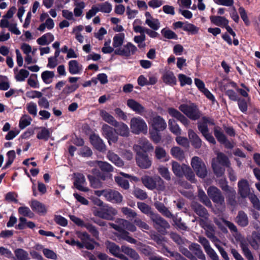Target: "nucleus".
I'll list each match as a JSON object with an SVG mask.
<instances>
[{"label":"nucleus","instance_id":"1","mask_svg":"<svg viewBox=\"0 0 260 260\" xmlns=\"http://www.w3.org/2000/svg\"><path fill=\"white\" fill-rule=\"evenodd\" d=\"M96 164L100 168L99 170L93 169L92 173L103 181L111 176L110 173L113 171V167L108 162L101 160H96Z\"/></svg>","mask_w":260,"mask_h":260},{"label":"nucleus","instance_id":"2","mask_svg":"<svg viewBox=\"0 0 260 260\" xmlns=\"http://www.w3.org/2000/svg\"><path fill=\"white\" fill-rule=\"evenodd\" d=\"M179 109L192 120L199 119L202 115L201 111L199 109L197 106L193 103L190 105L186 104H181L179 106Z\"/></svg>","mask_w":260,"mask_h":260},{"label":"nucleus","instance_id":"3","mask_svg":"<svg viewBox=\"0 0 260 260\" xmlns=\"http://www.w3.org/2000/svg\"><path fill=\"white\" fill-rule=\"evenodd\" d=\"M191 166L199 177L204 178L207 176L208 171L206 166L200 157H193L191 160Z\"/></svg>","mask_w":260,"mask_h":260},{"label":"nucleus","instance_id":"4","mask_svg":"<svg viewBox=\"0 0 260 260\" xmlns=\"http://www.w3.org/2000/svg\"><path fill=\"white\" fill-rule=\"evenodd\" d=\"M190 206L193 212L200 217L199 220L200 225L202 226L206 224V220L208 219L209 216L207 209L196 202L192 203Z\"/></svg>","mask_w":260,"mask_h":260},{"label":"nucleus","instance_id":"5","mask_svg":"<svg viewBox=\"0 0 260 260\" xmlns=\"http://www.w3.org/2000/svg\"><path fill=\"white\" fill-rule=\"evenodd\" d=\"M130 126L132 132L135 134H139L141 133L146 134L147 132L146 122L140 117L132 118Z\"/></svg>","mask_w":260,"mask_h":260},{"label":"nucleus","instance_id":"6","mask_svg":"<svg viewBox=\"0 0 260 260\" xmlns=\"http://www.w3.org/2000/svg\"><path fill=\"white\" fill-rule=\"evenodd\" d=\"M135 159L137 166L142 169H149L152 164L148 153H136Z\"/></svg>","mask_w":260,"mask_h":260},{"label":"nucleus","instance_id":"7","mask_svg":"<svg viewBox=\"0 0 260 260\" xmlns=\"http://www.w3.org/2000/svg\"><path fill=\"white\" fill-rule=\"evenodd\" d=\"M150 219L154 223V227L159 232H165L170 227L168 222L157 213L152 214Z\"/></svg>","mask_w":260,"mask_h":260},{"label":"nucleus","instance_id":"8","mask_svg":"<svg viewBox=\"0 0 260 260\" xmlns=\"http://www.w3.org/2000/svg\"><path fill=\"white\" fill-rule=\"evenodd\" d=\"M94 215L102 219L113 220L114 219V216L117 214V210L112 207H107L101 209L93 210Z\"/></svg>","mask_w":260,"mask_h":260},{"label":"nucleus","instance_id":"9","mask_svg":"<svg viewBox=\"0 0 260 260\" xmlns=\"http://www.w3.org/2000/svg\"><path fill=\"white\" fill-rule=\"evenodd\" d=\"M153 149L152 144L145 138L140 139L138 144L133 146L135 153H149L153 151Z\"/></svg>","mask_w":260,"mask_h":260},{"label":"nucleus","instance_id":"10","mask_svg":"<svg viewBox=\"0 0 260 260\" xmlns=\"http://www.w3.org/2000/svg\"><path fill=\"white\" fill-rule=\"evenodd\" d=\"M208 195L212 201L218 205H222L224 203V198L221 191L216 187L210 186L207 190Z\"/></svg>","mask_w":260,"mask_h":260},{"label":"nucleus","instance_id":"11","mask_svg":"<svg viewBox=\"0 0 260 260\" xmlns=\"http://www.w3.org/2000/svg\"><path fill=\"white\" fill-rule=\"evenodd\" d=\"M137 51V47L131 43H127L123 47H121L114 50V53L126 57H129L134 55Z\"/></svg>","mask_w":260,"mask_h":260},{"label":"nucleus","instance_id":"12","mask_svg":"<svg viewBox=\"0 0 260 260\" xmlns=\"http://www.w3.org/2000/svg\"><path fill=\"white\" fill-rule=\"evenodd\" d=\"M214 135L217 141L221 144H223L227 149H231L234 147V145L228 140L226 136L221 131V128L216 126L213 129Z\"/></svg>","mask_w":260,"mask_h":260},{"label":"nucleus","instance_id":"13","mask_svg":"<svg viewBox=\"0 0 260 260\" xmlns=\"http://www.w3.org/2000/svg\"><path fill=\"white\" fill-rule=\"evenodd\" d=\"M198 128L207 141L214 145L216 144V142L215 139L212 134L209 133L208 125L206 123H205L204 120H202V122H198Z\"/></svg>","mask_w":260,"mask_h":260},{"label":"nucleus","instance_id":"14","mask_svg":"<svg viewBox=\"0 0 260 260\" xmlns=\"http://www.w3.org/2000/svg\"><path fill=\"white\" fill-rule=\"evenodd\" d=\"M168 112L170 116L176 119L177 120L180 121L185 127H188L190 121L180 111L174 108H169Z\"/></svg>","mask_w":260,"mask_h":260},{"label":"nucleus","instance_id":"15","mask_svg":"<svg viewBox=\"0 0 260 260\" xmlns=\"http://www.w3.org/2000/svg\"><path fill=\"white\" fill-rule=\"evenodd\" d=\"M89 139L91 144L96 150L102 152L106 151V145L98 135L91 134L90 136Z\"/></svg>","mask_w":260,"mask_h":260},{"label":"nucleus","instance_id":"16","mask_svg":"<svg viewBox=\"0 0 260 260\" xmlns=\"http://www.w3.org/2000/svg\"><path fill=\"white\" fill-rule=\"evenodd\" d=\"M105 197L108 201L112 203H120L123 199L122 196L118 191L111 189L107 190Z\"/></svg>","mask_w":260,"mask_h":260},{"label":"nucleus","instance_id":"17","mask_svg":"<svg viewBox=\"0 0 260 260\" xmlns=\"http://www.w3.org/2000/svg\"><path fill=\"white\" fill-rule=\"evenodd\" d=\"M107 248L110 252L115 257L120 258L121 260H128L127 256L121 253V247L116 245L114 242H108L107 245Z\"/></svg>","mask_w":260,"mask_h":260},{"label":"nucleus","instance_id":"18","mask_svg":"<svg viewBox=\"0 0 260 260\" xmlns=\"http://www.w3.org/2000/svg\"><path fill=\"white\" fill-rule=\"evenodd\" d=\"M238 191L241 198H246L250 194V187L248 181L242 179L238 183Z\"/></svg>","mask_w":260,"mask_h":260},{"label":"nucleus","instance_id":"19","mask_svg":"<svg viewBox=\"0 0 260 260\" xmlns=\"http://www.w3.org/2000/svg\"><path fill=\"white\" fill-rule=\"evenodd\" d=\"M151 122L153 129L157 131H163L167 127V123L165 119L159 115L153 117Z\"/></svg>","mask_w":260,"mask_h":260},{"label":"nucleus","instance_id":"20","mask_svg":"<svg viewBox=\"0 0 260 260\" xmlns=\"http://www.w3.org/2000/svg\"><path fill=\"white\" fill-rule=\"evenodd\" d=\"M127 106L137 114L143 115L146 112L145 108L134 99H128L127 101Z\"/></svg>","mask_w":260,"mask_h":260},{"label":"nucleus","instance_id":"21","mask_svg":"<svg viewBox=\"0 0 260 260\" xmlns=\"http://www.w3.org/2000/svg\"><path fill=\"white\" fill-rule=\"evenodd\" d=\"M113 126L115 127L114 131L120 136L127 137L129 136V131L128 126L122 122H118Z\"/></svg>","mask_w":260,"mask_h":260},{"label":"nucleus","instance_id":"22","mask_svg":"<svg viewBox=\"0 0 260 260\" xmlns=\"http://www.w3.org/2000/svg\"><path fill=\"white\" fill-rule=\"evenodd\" d=\"M85 182V178L83 174L78 173L75 178L74 185L76 189L80 191L87 192L89 189L86 187H84L83 184Z\"/></svg>","mask_w":260,"mask_h":260},{"label":"nucleus","instance_id":"23","mask_svg":"<svg viewBox=\"0 0 260 260\" xmlns=\"http://www.w3.org/2000/svg\"><path fill=\"white\" fill-rule=\"evenodd\" d=\"M188 135L192 146L196 149L202 146V141L198 135L191 129L188 131Z\"/></svg>","mask_w":260,"mask_h":260},{"label":"nucleus","instance_id":"24","mask_svg":"<svg viewBox=\"0 0 260 260\" xmlns=\"http://www.w3.org/2000/svg\"><path fill=\"white\" fill-rule=\"evenodd\" d=\"M172 171L174 174L179 178H181L184 176L185 167L187 165L185 164L180 165L177 161H173L172 162Z\"/></svg>","mask_w":260,"mask_h":260},{"label":"nucleus","instance_id":"25","mask_svg":"<svg viewBox=\"0 0 260 260\" xmlns=\"http://www.w3.org/2000/svg\"><path fill=\"white\" fill-rule=\"evenodd\" d=\"M30 206L34 212L39 214H45L47 212L45 205L38 201H32Z\"/></svg>","mask_w":260,"mask_h":260},{"label":"nucleus","instance_id":"26","mask_svg":"<svg viewBox=\"0 0 260 260\" xmlns=\"http://www.w3.org/2000/svg\"><path fill=\"white\" fill-rule=\"evenodd\" d=\"M235 220L236 223L241 227H245L247 226L249 223L248 216L242 210L238 212Z\"/></svg>","mask_w":260,"mask_h":260},{"label":"nucleus","instance_id":"27","mask_svg":"<svg viewBox=\"0 0 260 260\" xmlns=\"http://www.w3.org/2000/svg\"><path fill=\"white\" fill-rule=\"evenodd\" d=\"M121 250L122 252L124 253L133 260H138L140 258L139 254L134 249L125 245H122Z\"/></svg>","mask_w":260,"mask_h":260},{"label":"nucleus","instance_id":"28","mask_svg":"<svg viewBox=\"0 0 260 260\" xmlns=\"http://www.w3.org/2000/svg\"><path fill=\"white\" fill-rule=\"evenodd\" d=\"M19 223L16 225L15 228L20 230H24L26 226L32 229L36 226L35 223L31 221H27L24 217H20L19 218Z\"/></svg>","mask_w":260,"mask_h":260},{"label":"nucleus","instance_id":"29","mask_svg":"<svg viewBox=\"0 0 260 260\" xmlns=\"http://www.w3.org/2000/svg\"><path fill=\"white\" fill-rule=\"evenodd\" d=\"M210 19L212 23L219 26L225 27L229 23L228 20L224 17L211 16Z\"/></svg>","mask_w":260,"mask_h":260},{"label":"nucleus","instance_id":"30","mask_svg":"<svg viewBox=\"0 0 260 260\" xmlns=\"http://www.w3.org/2000/svg\"><path fill=\"white\" fill-rule=\"evenodd\" d=\"M240 246L244 255L248 260H254L253 256L248 248V244L245 241H241Z\"/></svg>","mask_w":260,"mask_h":260},{"label":"nucleus","instance_id":"31","mask_svg":"<svg viewBox=\"0 0 260 260\" xmlns=\"http://www.w3.org/2000/svg\"><path fill=\"white\" fill-rule=\"evenodd\" d=\"M142 181L147 188L151 190L155 189V176L152 177L149 176H145L142 178Z\"/></svg>","mask_w":260,"mask_h":260},{"label":"nucleus","instance_id":"32","mask_svg":"<svg viewBox=\"0 0 260 260\" xmlns=\"http://www.w3.org/2000/svg\"><path fill=\"white\" fill-rule=\"evenodd\" d=\"M100 115L103 119L105 122L108 123L112 126H114L115 124L118 123V121L114 118V117L105 110H102L101 111Z\"/></svg>","mask_w":260,"mask_h":260},{"label":"nucleus","instance_id":"33","mask_svg":"<svg viewBox=\"0 0 260 260\" xmlns=\"http://www.w3.org/2000/svg\"><path fill=\"white\" fill-rule=\"evenodd\" d=\"M217 160L218 163L223 167L229 168L231 166L228 157L223 152H218L217 154Z\"/></svg>","mask_w":260,"mask_h":260},{"label":"nucleus","instance_id":"34","mask_svg":"<svg viewBox=\"0 0 260 260\" xmlns=\"http://www.w3.org/2000/svg\"><path fill=\"white\" fill-rule=\"evenodd\" d=\"M54 40V36L51 33H47L38 38L37 43L40 45L49 44Z\"/></svg>","mask_w":260,"mask_h":260},{"label":"nucleus","instance_id":"35","mask_svg":"<svg viewBox=\"0 0 260 260\" xmlns=\"http://www.w3.org/2000/svg\"><path fill=\"white\" fill-rule=\"evenodd\" d=\"M87 178L89 181L90 185L93 188H100L103 186V183L100 180V178L96 177L91 175H88Z\"/></svg>","mask_w":260,"mask_h":260},{"label":"nucleus","instance_id":"36","mask_svg":"<svg viewBox=\"0 0 260 260\" xmlns=\"http://www.w3.org/2000/svg\"><path fill=\"white\" fill-rule=\"evenodd\" d=\"M155 208L157 210L162 214V215L166 217L171 218L173 217V214L169 211L164 204L161 203H156L155 205Z\"/></svg>","mask_w":260,"mask_h":260},{"label":"nucleus","instance_id":"37","mask_svg":"<svg viewBox=\"0 0 260 260\" xmlns=\"http://www.w3.org/2000/svg\"><path fill=\"white\" fill-rule=\"evenodd\" d=\"M108 159L114 163L116 166L120 167L124 165L123 160L119 156L113 152H109L107 154Z\"/></svg>","mask_w":260,"mask_h":260},{"label":"nucleus","instance_id":"38","mask_svg":"<svg viewBox=\"0 0 260 260\" xmlns=\"http://www.w3.org/2000/svg\"><path fill=\"white\" fill-rule=\"evenodd\" d=\"M169 127L170 131L176 136L181 135V129L174 119H170L168 121Z\"/></svg>","mask_w":260,"mask_h":260},{"label":"nucleus","instance_id":"39","mask_svg":"<svg viewBox=\"0 0 260 260\" xmlns=\"http://www.w3.org/2000/svg\"><path fill=\"white\" fill-rule=\"evenodd\" d=\"M69 70L72 74H76L79 73L82 70V67L78 61L75 60H72L69 62Z\"/></svg>","mask_w":260,"mask_h":260},{"label":"nucleus","instance_id":"40","mask_svg":"<svg viewBox=\"0 0 260 260\" xmlns=\"http://www.w3.org/2000/svg\"><path fill=\"white\" fill-rule=\"evenodd\" d=\"M14 254L16 257V260H29V254L28 252L22 248H17L14 250Z\"/></svg>","mask_w":260,"mask_h":260},{"label":"nucleus","instance_id":"41","mask_svg":"<svg viewBox=\"0 0 260 260\" xmlns=\"http://www.w3.org/2000/svg\"><path fill=\"white\" fill-rule=\"evenodd\" d=\"M227 194L226 198L228 203L231 206H235L237 204L236 200V192L235 189L231 188L229 190L226 191Z\"/></svg>","mask_w":260,"mask_h":260},{"label":"nucleus","instance_id":"42","mask_svg":"<svg viewBox=\"0 0 260 260\" xmlns=\"http://www.w3.org/2000/svg\"><path fill=\"white\" fill-rule=\"evenodd\" d=\"M172 155L179 160H182L185 158L184 151L179 147H173L171 149Z\"/></svg>","mask_w":260,"mask_h":260},{"label":"nucleus","instance_id":"43","mask_svg":"<svg viewBox=\"0 0 260 260\" xmlns=\"http://www.w3.org/2000/svg\"><path fill=\"white\" fill-rule=\"evenodd\" d=\"M138 208L140 211L144 214L149 215L151 218L152 214H154L151 208L147 204L143 202H138L137 203Z\"/></svg>","mask_w":260,"mask_h":260},{"label":"nucleus","instance_id":"44","mask_svg":"<svg viewBox=\"0 0 260 260\" xmlns=\"http://www.w3.org/2000/svg\"><path fill=\"white\" fill-rule=\"evenodd\" d=\"M124 34L120 33L114 36L113 39V46L114 48H120L122 45L124 40Z\"/></svg>","mask_w":260,"mask_h":260},{"label":"nucleus","instance_id":"45","mask_svg":"<svg viewBox=\"0 0 260 260\" xmlns=\"http://www.w3.org/2000/svg\"><path fill=\"white\" fill-rule=\"evenodd\" d=\"M155 156L157 159L167 161L168 159L166 158L167 156V152L166 150L161 147L157 146L155 147Z\"/></svg>","mask_w":260,"mask_h":260},{"label":"nucleus","instance_id":"46","mask_svg":"<svg viewBox=\"0 0 260 260\" xmlns=\"http://www.w3.org/2000/svg\"><path fill=\"white\" fill-rule=\"evenodd\" d=\"M171 218H172L174 225L177 228V229L183 231L187 230V226L185 223L182 221L181 217H178L173 215V217Z\"/></svg>","mask_w":260,"mask_h":260},{"label":"nucleus","instance_id":"47","mask_svg":"<svg viewBox=\"0 0 260 260\" xmlns=\"http://www.w3.org/2000/svg\"><path fill=\"white\" fill-rule=\"evenodd\" d=\"M41 129V131L37 135V138L39 140H43L46 141H48L50 137L49 130L45 127H42Z\"/></svg>","mask_w":260,"mask_h":260},{"label":"nucleus","instance_id":"48","mask_svg":"<svg viewBox=\"0 0 260 260\" xmlns=\"http://www.w3.org/2000/svg\"><path fill=\"white\" fill-rule=\"evenodd\" d=\"M198 198L199 201L207 207L211 206V202L205 192L202 189L198 191Z\"/></svg>","mask_w":260,"mask_h":260},{"label":"nucleus","instance_id":"49","mask_svg":"<svg viewBox=\"0 0 260 260\" xmlns=\"http://www.w3.org/2000/svg\"><path fill=\"white\" fill-rule=\"evenodd\" d=\"M119 233V237L120 239L126 241L132 244H136L137 242V240L134 238L131 237L129 236V233L127 231L122 229L121 232Z\"/></svg>","mask_w":260,"mask_h":260},{"label":"nucleus","instance_id":"50","mask_svg":"<svg viewBox=\"0 0 260 260\" xmlns=\"http://www.w3.org/2000/svg\"><path fill=\"white\" fill-rule=\"evenodd\" d=\"M96 6L98 12L109 13L112 11V5L108 2L99 4Z\"/></svg>","mask_w":260,"mask_h":260},{"label":"nucleus","instance_id":"51","mask_svg":"<svg viewBox=\"0 0 260 260\" xmlns=\"http://www.w3.org/2000/svg\"><path fill=\"white\" fill-rule=\"evenodd\" d=\"M75 8L74 9V14L76 17H80L83 13V10L85 7L83 2H75L74 4Z\"/></svg>","mask_w":260,"mask_h":260},{"label":"nucleus","instance_id":"52","mask_svg":"<svg viewBox=\"0 0 260 260\" xmlns=\"http://www.w3.org/2000/svg\"><path fill=\"white\" fill-rule=\"evenodd\" d=\"M212 167L213 172L217 177H221L224 174L225 169L223 166L222 167L216 163H212Z\"/></svg>","mask_w":260,"mask_h":260},{"label":"nucleus","instance_id":"53","mask_svg":"<svg viewBox=\"0 0 260 260\" xmlns=\"http://www.w3.org/2000/svg\"><path fill=\"white\" fill-rule=\"evenodd\" d=\"M119 223L122 225L124 228L131 232H134L137 230V228L134 224L125 219H120Z\"/></svg>","mask_w":260,"mask_h":260},{"label":"nucleus","instance_id":"54","mask_svg":"<svg viewBox=\"0 0 260 260\" xmlns=\"http://www.w3.org/2000/svg\"><path fill=\"white\" fill-rule=\"evenodd\" d=\"M32 118L27 115H24L20 120L19 126L22 129L30 124Z\"/></svg>","mask_w":260,"mask_h":260},{"label":"nucleus","instance_id":"55","mask_svg":"<svg viewBox=\"0 0 260 260\" xmlns=\"http://www.w3.org/2000/svg\"><path fill=\"white\" fill-rule=\"evenodd\" d=\"M145 23L153 30H157L160 27V23L157 19L147 18Z\"/></svg>","mask_w":260,"mask_h":260},{"label":"nucleus","instance_id":"56","mask_svg":"<svg viewBox=\"0 0 260 260\" xmlns=\"http://www.w3.org/2000/svg\"><path fill=\"white\" fill-rule=\"evenodd\" d=\"M18 194L14 191H10L6 194L5 200L9 203H14L17 204L18 200L17 199Z\"/></svg>","mask_w":260,"mask_h":260},{"label":"nucleus","instance_id":"57","mask_svg":"<svg viewBox=\"0 0 260 260\" xmlns=\"http://www.w3.org/2000/svg\"><path fill=\"white\" fill-rule=\"evenodd\" d=\"M208 230L206 231V235L212 242H218L219 240L214 234V228L211 225H208Z\"/></svg>","mask_w":260,"mask_h":260},{"label":"nucleus","instance_id":"58","mask_svg":"<svg viewBox=\"0 0 260 260\" xmlns=\"http://www.w3.org/2000/svg\"><path fill=\"white\" fill-rule=\"evenodd\" d=\"M133 194L136 198L141 200H145L148 198L146 192L140 188L135 189L134 190Z\"/></svg>","mask_w":260,"mask_h":260},{"label":"nucleus","instance_id":"59","mask_svg":"<svg viewBox=\"0 0 260 260\" xmlns=\"http://www.w3.org/2000/svg\"><path fill=\"white\" fill-rule=\"evenodd\" d=\"M184 176L186 178L191 182H194L195 180V175L191 169L188 166L185 167Z\"/></svg>","mask_w":260,"mask_h":260},{"label":"nucleus","instance_id":"60","mask_svg":"<svg viewBox=\"0 0 260 260\" xmlns=\"http://www.w3.org/2000/svg\"><path fill=\"white\" fill-rule=\"evenodd\" d=\"M115 180L116 183L123 189H127L129 188V184L128 180L120 176L116 177Z\"/></svg>","mask_w":260,"mask_h":260},{"label":"nucleus","instance_id":"61","mask_svg":"<svg viewBox=\"0 0 260 260\" xmlns=\"http://www.w3.org/2000/svg\"><path fill=\"white\" fill-rule=\"evenodd\" d=\"M84 227L94 237L98 238L99 237V232L98 230L96 227L92 224L88 222L85 223Z\"/></svg>","mask_w":260,"mask_h":260},{"label":"nucleus","instance_id":"62","mask_svg":"<svg viewBox=\"0 0 260 260\" xmlns=\"http://www.w3.org/2000/svg\"><path fill=\"white\" fill-rule=\"evenodd\" d=\"M158 171L160 175L166 180L170 181L171 180L170 174L167 167H160L158 168Z\"/></svg>","mask_w":260,"mask_h":260},{"label":"nucleus","instance_id":"63","mask_svg":"<svg viewBox=\"0 0 260 260\" xmlns=\"http://www.w3.org/2000/svg\"><path fill=\"white\" fill-rule=\"evenodd\" d=\"M26 109L28 112L33 115L34 116H36L37 114V107L36 103L31 102L28 103L26 105Z\"/></svg>","mask_w":260,"mask_h":260},{"label":"nucleus","instance_id":"64","mask_svg":"<svg viewBox=\"0 0 260 260\" xmlns=\"http://www.w3.org/2000/svg\"><path fill=\"white\" fill-rule=\"evenodd\" d=\"M162 35L167 39H177V35L173 31L170 29H162L161 31Z\"/></svg>","mask_w":260,"mask_h":260}]
</instances>
